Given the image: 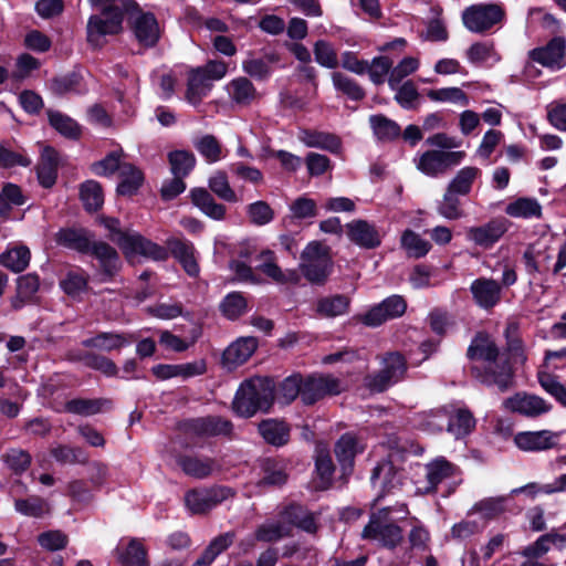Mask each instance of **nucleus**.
Instances as JSON below:
<instances>
[{
    "instance_id": "nucleus-64",
    "label": "nucleus",
    "mask_w": 566,
    "mask_h": 566,
    "mask_svg": "<svg viewBox=\"0 0 566 566\" xmlns=\"http://www.w3.org/2000/svg\"><path fill=\"white\" fill-rule=\"evenodd\" d=\"M546 117L548 123L560 132H566V101H553L546 106Z\"/></svg>"
},
{
    "instance_id": "nucleus-46",
    "label": "nucleus",
    "mask_w": 566,
    "mask_h": 566,
    "mask_svg": "<svg viewBox=\"0 0 566 566\" xmlns=\"http://www.w3.org/2000/svg\"><path fill=\"white\" fill-rule=\"evenodd\" d=\"M401 247L406 250L407 254L411 258H422L431 249L430 242L422 239L418 233L406 230L401 235Z\"/></svg>"
},
{
    "instance_id": "nucleus-61",
    "label": "nucleus",
    "mask_w": 566,
    "mask_h": 566,
    "mask_svg": "<svg viewBox=\"0 0 566 566\" xmlns=\"http://www.w3.org/2000/svg\"><path fill=\"white\" fill-rule=\"evenodd\" d=\"M222 314L229 319H235L247 312V301L241 293L228 294L220 304Z\"/></svg>"
},
{
    "instance_id": "nucleus-30",
    "label": "nucleus",
    "mask_w": 566,
    "mask_h": 566,
    "mask_svg": "<svg viewBox=\"0 0 566 566\" xmlns=\"http://www.w3.org/2000/svg\"><path fill=\"white\" fill-rule=\"evenodd\" d=\"M191 199L206 216L214 220H223L226 217V207L218 203L209 191L205 188H195L191 190Z\"/></svg>"
},
{
    "instance_id": "nucleus-20",
    "label": "nucleus",
    "mask_w": 566,
    "mask_h": 566,
    "mask_svg": "<svg viewBox=\"0 0 566 566\" xmlns=\"http://www.w3.org/2000/svg\"><path fill=\"white\" fill-rule=\"evenodd\" d=\"M167 247L188 275L192 277L199 275L200 268L196 258V249L190 241L185 239L170 238L167 240Z\"/></svg>"
},
{
    "instance_id": "nucleus-28",
    "label": "nucleus",
    "mask_w": 566,
    "mask_h": 566,
    "mask_svg": "<svg viewBox=\"0 0 566 566\" xmlns=\"http://www.w3.org/2000/svg\"><path fill=\"white\" fill-rule=\"evenodd\" d=\"M298 139L307 147L321 148L331 153H338L340 150V139L331 133L317 130H301Z\"/></svg>"
},
{
    "instance_id": "nucleus-43",
    "label": "nucleus",
    "mask_w": 566,
    "mask_h": 566,
    "mask_svg": "<svg viewBox=\"0 0 566 566\" xmlns=\"http://www.w3.org/2000/svg\"><path fill=\"white\" fill-rule=\"evenodd\" d=\"M262 264L260 270L277 283L296 282L297 275L294 272L284 273L274 261L272 251H264L260 255Z\"/></svg>"
},
{
    "instance_id": "nucleus-44",
    "label": "nucleus",
    "mask_w": 566,
    "mask_h": 566,
    "mask_svg": "<svg viewBox=\"0 0 566 566\" xmlns=\"http://www.w3.org/2000/svg\"><path fill=\"white\" fill-rule=\"evenodd\" d=\"M369 123L374 135L379 140H392L400 135L399 125L384 115H371Z\"/></svg>"
},
{
    "instance_id": "nucleus-47",
    "label": "nucleus",
    "mask_w": 566,
    "mask_h": 566,
    "mask_svg": "<svg viewBox=\"0 0 566 566\" xmlns=\"http://www.w3.org/2000/svg\"><path fill=\"white\" fill-rule=\"evenodd\" d=\"M0 262L13 272H21L29 265L30 251L24 245L15 247L2 253Z\"/></svg>"
},
{
    "instance_id": "nucleus-22",
    "label": "nucleus",
    "mask_w": 566,
    "mask_h": 566,
    "mask_svg": "<svg viewBox=\"0 0 566 566\" xmlns=\"http://www.w3.org/2000/svg\"><path fill=\"white\" fill-rule=\"evenodd\" d=\"M258 347L254 337H241L233 342L223 353V364L228 369H234L244 364Z\"/></svg>"
},
{
    "instance_id": "nucleus-4",
    "label": "nucleus",
    "mask_w": 566,
    "mask_h": 566,
    "mask_svg": "<svg viewBox=\"0 0 566 566\" xmlns=\"http://www.w3.org/2000/svg\"><path fill=\"white\" fill-rule=\"evenodd\" d=\"M274 400V384L269 378L256 377L241 384L232 402L233 411L244 418L258 411H268Z\"/></svg>"
},
{
    "instance_id": "nucleus-55",
    "label": "nucleus",
    "mask_w": 566,
    "mask_h": 566,
    "mask_svg": "<svg viewBox=\"0 0 566 566\" xmlns=\"http://www.w3.org/2000/svg\"><path fill=\"white\" fill-rule=\"evenodd\" d=\"M195 146L200 155L210 164L217 163L224 157L221 144L212 135L202 136L196 142Z\"/></svg>"
},
{
    "instance_id": "nucleus-62",
    "label": "nucleus",
    "mask_w": 566,
    "mask_h": 566,
    "mask_svg": "<svg viewBox=\"0 0 566 566\" xmlns=\"http://www.w3.org/2000/svg\"><path fill=\"white\" fill-rule=\"evenodd\" d=\"M51 455L60 463H85L86 453L78 447L57 444L51 449Z\"/></svg>"
},
{
    "instance_id": "nucleus-15",
    "label": "nucleus",
    "mask_w": 566,
    "mask_h": 566,
    "mask_svg": "<svg viewBox=\"0 0 566 566\" xmlns=\"http://www.w3.org/2000/svg\"><path fill=\"white\" fill-rule=\"evenodd\" d=\"M507 231V221L503 218L492 219L489 222L469 227L465 230L467 240L475 245L490 249L492 248Z\"/></svg>"
},
{
    "instance_id": "nucleus-10",
    "label": "nucleus",
    "mask_w": 566,
    "mask_h": 566,
    "mask_svg": "<svg viewBox=\"0 0 566 566\" xmlns=\"http://www.w3.org/2000/svg\"><path fill=\"white\" fill-rule=\"evenodd\" d=\"M379 373L366 378V385L371 390L382 391L398 382L406 373V361L399 353H389L381 360Z\"/></svg>"
},
{
    "instance_id": "nucleus-31",
    "label": "nucleus",
    "mask_w": 566,
    "mask_h": 566,
    "mask_svg": "<svg viewBox=\"0 0 566 566\" xmlns=\"http://www.w3.org/2000/svg\"><path fill=\"white\" fill-rule=\"evenodd\" d=\"M118 176L120 180L117 186V192L120 196L135 195L144 181L143 172L129 163L122 165Z\"/></svg>"
},
{
    "instance_id": "nucleus-18",
    "label": "nucleus",
    "mask_w": 566,
    "mask_h": 566,
    "mask_svg": "<svg viewBox=\"0 0 566 566\" xmlns=\"http://www.w3.org/2000/svg\"><path fill=\"white\" fill-rule=\"evenodd\" d=\"M530 56L545 67L560 70L566 65V41L564 38L556 36L545 46L531 51Z\"/></svg>"
},
{
    "instance_id": "nucleus-3",
    "label": "nucleus",
    "mask_w": 566,
    "mask_h": 566,
    "mask_svg": "<svg viewBox=\"0 0 566 566\" xmlns=\"http://www.w3.org/2000/svg\"><path fill=\"white\" fill-rule=\"evenodd\" d=\"M91 4L102 10V15H92L87 22V40L93 45H101L105 35L122 31L124 11L137 10L135 0H90Z\"/></svg>"
},
{
    "instance_id": "nucleus-1",
    "label": "nucleus",
    "mask_w": 566,
    "mask_h": 566,
    "mask_svg": "<svg viewBox=\"0 0 566 566\" xmlns=\"http://www.w3.org/2000/svg\"><path fill=\"white\" fill-rule=\"evenodd\" d=\"M473 361L472 371L484 384L497 386L500 390L509 388L512 371L506 360L499 359V350L494 342L484 334H479L468 349Z\"/></svg>"
},
{
    "instance_id": "nucleus-33",
    "label": "nucleus",
    "mask_w": 566,
    "mask_h": 566,
    "mask_svg": "<svg viewBox=\"0 0 566 566\" xmlns=\"http://www.w3.org/2000/svg\"><path fill=\"white\" fill-rule=\"evenodd\" d=\"M504 510L503 497H489L475 503L468 512V516L472 517L473 515H479L481 520L479 522L483 524L484 527L489 521L496 518Z\"/></svg>"
},
{
    "instance_id": "nucleus-19",
    "label": "nucleus",
    "mask_w": 566,
    "mask_h": 566,
    "mask_svg": "<svg viewBox=\"0 0 566 566\" xmlns=\"http://www.w3.org/2000/svg\"><path fill=\"white\" fill-rule=\"evenodd\" d=\"M366 448L365 439L359 433L346 432L335 444V454L344 470L350 469L354 459Z\"/></svg>"
},
{
    "instance_id": "nucleus-32",
    "label": "nucleus",
    "mask_w": 566,
    "mask_h": 566,
    "mask_svg": "<svg viewBox=\"0 0 566 566\" xmlns=\"http://www.w3.org/2000/svg\"><path fill=\"white\" fill-rule=\"evenodd\" d=\"M231 428L230 421L220 417L199 418L190 423V430L199 436L228 434Z\"/></svg>"
},
{
    "instance_id": "nucleus-13",
    "label": "nucleus",
    "mask_w": 566,
    "mask_h": 566,
    "mask_svg": "<svg viewBox=\"0 0 566 566\" xmlns=\"http://www.w3.org/2000/svg\"><path fill=\"white\" fill-rule=\"evenodd\" d=\"M343 382L329 375L302 378V401L312 405L327 395H338L344 390Z\"/></svg>"
},
{
    "instance_id": "nucleus-25",
    "label": "nucleus",
    "mask_w": 566,
    "mask_h": 566,
    "mask_svg": "<svg viewBox=\"0 0 566 566\" xmlns=\"http://www.w3.org/2000/svg\"><path fill=\"white\" fill-rule=\"evenodd\" d=\"M566 545V533L549 532L539 536L533 544L526 546L522 554L527 559H534L544 556L552 546L563 548Z\"/></svg>"
},
{
    "instance_id": "nucleus-41",
    "label": "nucleus",
    "mask_w": 566,
    "mask_h": 566,
    "mask_svg": "<svg viewBox=\"0 0 566 566\" xmlns=\"http://www.w3.org/2000/svg\"><path fill=\"white\" fill-rule=\"evenodd\" d=\"M480 175L481 170L479 168L464 167L460 169L450 181L448 190L459 196H465L471 191L473 182Z\"/></svg>"
},
{
    "instance_id": "nucleus-27",
    "label": "nucleus",
    "mask_w": 566,
    "mask_h": 566,
    "mask_svg": "<svg viewBox=\"0 0 566 566\" xmlns=\"http://www.w3.org/2000/svg\"><path fill=\"white\" fill-rule=\"evenodd\" d=\"M132 342V336L126 334L99 333L94 337L84 339L82 344L85 347L96 348L103 352H113L130 345Z\"/></svg>"
},
{
    "instance_id": "nucleus-23",
    "label": "nucleus",
    "mask_w": 566,
    "mask_h": 566,
    "mask_svg": "<svg viewBox=\"0 0 566 566\" xmlns=\"http://www.w3.org/2000/svg\"><path fill=\"white\" fill-rule=\"evenodd\" d=\"M139 14L134 21V32L137 40L145 46H153L160 36L158 22L154 14L143 13L139 8L135 10Z\"/></svg>"
},
{
    "instance_id": "nucleus-21",
    "label": "nucleus",
    "mask_w": 566,
    "mask_h": 566,
    "mask_svg": "<svg viewBox=\"0 0 566 566\" xmlns=\"http://www.w3.org/2000/svg\"><path fill=\"white\" fill-rule=\"evenodd\" d=\"M470 290L475 303L485 310L494 307L501 300V285L492 279H476Z\"/></svg>"
},
{
    "instance_id": "nucleus-40",
    "label": "nucleus",
    "mask_w": 566,
    "mask_h": 566,
    "mask_svg": "<svg viewBox=\"0 0 566 566\" xmlns=\"http://www.w3.org/2000/svg\"><path fill=\"white\" fill-rule=\"evenodd\" d=\"M182 471L196 479L209 476L216 469V462L208 458L186 457L179 460Z\"/></svg>"
},
{
    "instance_id": "nucleus-42",
    "label": "nucleus",
    "mask_w": 566,
    "mask_h": 566,
    "mask_svg": "<svg viewBox=\"0 0 566 566\" xmlns=\"http://www.w3.org/2000/svg\"><path fill=\"white\" fill-rule=\"evenodd\" d=\"M111 406L106 399H73L66 402L65 410L80 416H93Z\"/></svg>"
},
{
    "instance_id": "nucleus-26",
    "label": "nucleus",
    "mask_w": 566,
    "mask_h": 566,
    "mask_svg": "<svg viewBox=\"0 0 566 566\" xmlns=\"http://www.w3.org/2000/svg\"><path fill=\"white\" fill-rule=\"evenodd\" d=\"M230 99L240 106H247L258 98V92L253 83L244 77L239 76L230 81L226 85Z\"/></svg>"
},
{
    "instance_id": "nucleus-48",
    "label": "nucleus",
    "mask_w": 566,
    "mask_h": 566,
    "mask_svg": "<svg viewBox=\"0 0 566 566\" xmlns=\"http://www.w3.org/2000/svg\"><path fill=\"white\" fill-rule=\"evenodd\" d=\"M448 412L444 409L423 412L417 418V426L429 433L441 432L448 423Z\"/></svg>"
},
{
    "instance_id": "nucleus-60",
    "label": "nucleus",
    "mask_w": 566,
    "mask_h": 566,
    "mask_svg": "<svg viewBox=\"0 0 566 566\" xmlns=\"http://www.w3.org/2000/svg\"><path fill=\"white\" fill-rule=\"evenodd\" d=\"M169 163L174 176H187L196 164L193 154L186 150H176L169 154Z\"/></svg>"
},
{
    "instance_id": "nucleus-2",
    "label": "nucleus",
    "mask_w": 566,
    "mask_h": 566,
    "mask_svg": "<svg viewBox=\"0 0 566 566\" xmlns=\"http://www.w3.org/2000/svg\"><path fill=\"white\" fill-rule=\"evenodd\" d=\"M293 526L307 532L316 531V523L312 514L298 505H291L285 509L277 521H268L261 524L253 536H249L240 543L243 552H249L255 541L277 542L283 537L290 536Z\"/></svg>"
},
{
    "instance_id": "nucleus-12",
    "label": "nucleus",
    "mask_w": 566,
    "mask_h": 566,
    "mask_svg": "<svg viewBox=\"0 0 566 566\" xmlns=\"http://www.w3.org/2000/svg\"><path fill=\"white\" fill-rule=\"evenodd\" d=\"M504 12L497 4H476L465 9L462 20L468 30L480 33L499 23Z\"/></svg>"
},
{
    "instance_id": "nucleus-37",
    "label": "nucleus",
    "mask_w": 566,
    "mask_h": 566,
    "mask_svg": "<svg viewBox=\"0 0 566 566\" xmlns=\"http://www.w3.org/2000/svg\"><path fill=\"white\" fill-rule=\"evenodd\" d=\"M277 62L275 54H268L264 57H254L251 54L242 62L244 73L256 80H264L272 73L271 65Z\"/></svg>"
},
{
    "instance_id": "nucleus-53",
    "label": "nucleus",
    "mask_w": 566,
    "mask_h": 566,
    "mask_svg": "<svg viewBox=\"0 0 566 566\" xmlns=\"http://www.w3.org/2000/svg\"><path fill=\"white\" fill-rule=\"evenodd\" d=\"M315 469L318 479L317 488L322 490L329 488L333 481L335 467L328 452L323 450L317 452Z\"/></svg>"
},
{
    "instance_id": "nucleus-49",
    "label": "nucleus",
    "mask_w": 566,
    "mask_h": 566,
    "mask_svg": "<svg viewBox=\"0 0 566 566\" xmlns=\"http://www.w3.org/2000/svg\"><path fill=\"white\" fill-rule=\"evenodd\" d=\"M467 56L470 62L478 64H493L499 62L501 59L494 50L492 42H476L472 44L467 52Z\"/></svg>"
},
{
    "instance_id": "nucleus-63",
    "label": "nucleus",
    "mask_w": 566,
    "mask_h": 566,
    "mask_svg": "<svg viewBox=\"0 0 566 566\" xmlns=\"http://www.w3.org/2000/svg\"><path fill=\"white\" fill-rule=\"evenodd\" d=\"M537 376L542 388L566 407V388L564 385L548 371L539 370Z\"/></svg>"
},
{
    "instance_id": "nucleus-16",
    "label": "nucleus",
    "mask_w": 566,
    "mask_h": 566,
    "mask_svg": "<svg viewBox=\"0 0 566 566\" xmlns=\"http://www.w3.org/2000/svg\"><path fill=\"white\" fill-rule=\"evenodd\" d=\"M503 407L512 412L520 413L528 418L539 417L547 413L552 406L543 398L526 392H517L503 401Z\"/></svg>"
},
{
    "instance_id": "nucleus-6",
    "label": "nucleus",
    "mask_w": 566,
    "mask_h": 566,
    "mask_svg": "<svg viewBox=\"0 0 566 566\" xmlns=\"http://www.w3.org/2000/svg\"><path fill=\"white\" fill-rule=\"evenodd\" d=\"M101 222L111 232V239L116 242L128 258L143 255L155 261H164L168 258V250L154 243L140 234L120 231L119 221L114 218H101Z\"/></svg>"
},
{
    "instance_id": "nucleus-56",
    "label": "nucleus",
    "mask_w": 566,
    "mask_h": 566,
    "mask_svg": "<svg viewBox=\"0 0 566 566\" xmlns=\"http://www.w3.org/2000/svg\"><path fill=\"white\" fill-rule=\"evenodd\" d=\"M455 467L443 458L436 459L427 465V478L432 486L438 485L455 473Z\"/></svg>"
},
{
    "instance_id": "nucleus-7",
    "label": "nucleus",
    "mask_w": 566,
    "mask_h": 566,
    "mask_svg": "<svg viewBox=\"0 0 566 566\" xmlns=\"http://www.w3.org/2000/svg\"><path fill=\"white\" fill-rule=\"evenodd\" d=\"M387 446L389 449L388 459L379 462L374 468L370 476L373 486L379 491L377 500L399 489L402 483V473L395 465V461L407 451V447L397 437L389 438Z\"/></svg>"
},
{
    "instance_id": "nucleus-34",
    "label": "nucleus",
    "mask_w": 566,
    "mask_h": 566,
    "mask_svg": "<svg viewBox=\"0 0 566 566\" xmlns=\"http://www.w3.org/2000/svg\"><path fill=\"white\" fill-rule=\"evenodd\" d=\"M505 213L512 218H541L542 206L535 198H517L505 207Z\"/></svg>"
},
{
    "instance_id": "nucleus-58",
    "label": "nucleus",
    "mask_w": 566,
    "mask_h": 566,
    "mask_svg": "<svg viewBox=\"0 0 566 566\" xmlns=\"http://www.w3.org/2000/svg\"><path fill=\"white\" fill-rule=\"evenodd\" d=\"M60 286L71 297L80 296L87 287V276L82 271H69L60 281Z\"/></svg>"
},
{
    "instance_id": "nucleus-24",
    "label": "nucleus",
    "mask_w": 566,
    "mask_h": 566,
    "mask_svg": "<svg viewBox=\"0 0 566 566\" xmlns=\"http://www.w3.org/2000/svg\"><path fill=\"white\" fill-rule=\"evenodd\" d=\"M350 241L359 247L373 249L380 244V235L376 228L364 220H355L347 224Z\"/></svg>"
},
{
    "instance_id": "nucleus-45",
    "label": "nucleus",
    "mask_w": 566,
    "mask_h": 566,
    "mask_svg": "<svg viewBox=\"0 0 566 566\" xmlns=\"http://www.w3.org/2000/svg\"><path fill=\"white\" fill-rule=\"evenodd\" d=\"M210 190L218 196L220 199L227 202H239L240 198L235 193V191L230 186L228 180V176L224 171L218 170L216 171L208 181Z\"/></svg>"
},
{
    "instance_id": "nucleus-57",
    "label": "nucleus",
    "mask_w": 566,
    "mask_h": 566,
    "mask_svg": "<svg viewBox=\"0 0 566 566\" xmlns=\"http://www.w3.org/2000/svg\"><path fill=\"white\" fill-rule=\"evenodd\" d=\"M81 200L87 210H97L104 202L101 185L94 180H87L81 186Z\"/></svg>"
},
{
    "instance_id": "nucleus-50",
    "label": "nucleus",
    "mask_w": 566,
    "mask_h": 566,
    "mask_svg": "<svg viewBox=\"0 0 566 566\" xmlns=\"http://www.w3.org/2000/svg\"><path fill=\"white\" fill-rule=\"evenodd\" d=\"M427 96L433 102L452 103L461 107L469 105L468 95L459 87L429 90Z\"/></svg>"
},
{
    "instance_id": "nucleus-9",
    "label": "nucleus",
    "mask_w": 566,
    "mask_h": 566,
    "mask_svg": "<svg viewBox=\"0 0 566 566\" xmlns=\"http://www.w3.org/2000/svg\"><path fill=\"white\" fill-rule=\"evenodd\" d=\"M464 151H444L438 149L426 150L415 158L418 170L429 177H438L448 171L452 166L459 165Z\"/></svg>"
},
{
    "instance_id": "nucleus-35",
    "label": "nucleus",
    "mask_w": 566,
    "mask_h": 566,
    "mask_svg": "<svg viewBox=\"0 0 566 566\" xmlns=\"http://www.w3.org/2000/svg\"><path fill=\"white\" fill-rule=\"evenodd\" d=\"M447 430L455 439L469 434L475 427L473 415L467 409H458L453 415L448 413Z\"/></svg>"
},
{
    "instance_id": "nucleus-29",
    "label": "nucleus",
    "mask_w": 566,
    "mask_h": 566,
    "mask_svg": "<svg viewBox=\"0 0 566 566\" xmlns=\"http://www.w3.org/2000/svg\"><path fill=\"white\" fill-rule=\"evenodd\" d=\"M211 86L212 84L205 77L201 71L191 70L188 76L186 101L193 106L199 105L209 94Z\"/></svg>"
},
{
    "instance_id": "nucleus-52",
    "label": "nucleus",
    "mask_w": 566,
    "mask_h": 566,
    "mask_svg": "<svg viewBox=\"0 0 566 566\" xmlns=\"http://www.w3.org/2000/svg\"><path fill=\"white\" fill-rule=\"evenodd\" d=\"M118 559L123 566H148L146 549L136 538L130 539L125 551L119 553Z\"/></svg>"
},
{
    "instance_id": "nucleus-59",
    "label": "nucleus",
    "mask_w": 566,
    "mask_h": 566,
    "mask_svg": "<svg viewBox=\"0 0 566 566\" xmlns=\"http://www.w3.org/2000/svg\"><path fill=\"white\" fill-rule=\"evenodd\" d=\"M94 255L99 260L104 272L112 275L117 271L119 259L117 252L106 243H96L93 247Z\"/></svg>"
},
{
    "instance_id": "nucleus-54",
    "label": "nucleus",
    "mask_w": 566,
    "mask_h": 566,
    "mask_svg": "<svg viewBox=\"0 0 566 566\" xmlns=\"http://www.w3.org/2000/svg\"><path fill=\"white\" fill-rule=\"evenodd\" d=\"M51 126L61 135L67 138H76L80 135V126L67 115L57 111L48 112Z\"/></svg>"
},
{
    "instance_id": "nucleus-38",
    "label": "nucleus",
    "mask_w": 566,
    "mask_h": 566,
    "mask_svg": "<svg viewBox=\"0 0 566 566\" xmlns=\"http://www.w3.org/2000/svg\"><path fill=\"white\" fill-rule=\"evenodd\" d=\"M259 432L266 442L274 446H283L289 440V428L283 421L263 420L259 424Z\"/></svg>"
},
{
    "instance_id": "nucleus-39",
    "label": "nucleus",
    "mask_w": 566,
    "mask_h": 566,
    "mask_svg": "<svg viewBox=\"0 0 566 566\" xmlns=\"http://www.w3.org/2000/svg\"><path fill=\"white\" fill-rule=\"evenodd\" d=\"M235 534L227 532L213 538L202 555L197 559L195 566H208L218 555L226 551L234 541Z\"/></svg>"
},
{
    "instance_id": "nucleus-51",
    "label": "nucleus",
    "mask_w": 566,
    "mask_h": 566,
    "mask_svg": "<svg viewBox=\"0 0 566 566\" xmlns=\"http://www.w3.org/2000/svg\"><path fill=\"white\" fill-rule=\"evenodd\" d=\"M56 242L63 247L85 252L90 249V240L81 230L62 229L56 233Z\"/></svg>"
},
{
    "instance_id": "nucleus-5",
    "label": "nucleus",
    "mask_w": 566,
    "mask_h": 566,
    "mask_svg": "<svg viewBox=\"0 0 566 566\" xmlns=\"http://www.w3.org/2000/svg\"><path fill=\"white\" fill-rule=\"evenodd\" d=\"M407 514L408 510L405 504L374 512L363 531V537L388 548L396 547L402 541V530L396 524V521L403 518Z\"/></svg>"
},
{
    "instance_id": "nucleus-36",
    "label": "nucleus",
    "mask_w": 566,
    "mask_h": 566,
    "mask_svg": "<svg viewBox=\"0 0 566 566\" xmlns=\"http://www.w3.org/2000/svg\"><path fill=\"white\" fill-rule=\"evenodd\" d=\"M350 300L345 295H331L317 301L316 312L323 317H336L348 312Z\"/></svg>"
},
{
    "instance_id": "nucleus-14",
    "label": "nucleus",
    "mask_w": 566,
    "mask_h": 566,
    "mask_svg": "<svg viewBox=\"0 0 566 566\" xmlns=\"http://www.w3.org/2000/svg\"><path fill=\"white\" fill-rule=\"evenodd\" d=\"M232 495L233 492L231 489L227 486H216L212 489L189 491L185 496V502L191 513L201 514L213 509Z\"/></svg>"
},
{
    "instance_id": "nucleus-11",
    "label": "nucleus",
    "mask_w": 566,
    "mask_h": 566,
    "mask_svg": "<svg viewBox=\"0 0 566 566\" xmlns=\"http://www.w3.org/2000/svg\"><path fill=\"white\" fill-rule=\"evenodd\" d=\"M406 310L405 298L400 295H391L370 307L366 313L358 315L357 319L368 327H377L388 319L400 317Z\"/></svg>"
},
{
    "instance_id": "nucleus-17",
    "label": "nucleus",
    "mask_w": 566,
    "mask_h": 566,
    "mask_svg": "<svg viewBox=\"0 0 566 566\" xmlns=\"http://www.w3.org/2000/svg\"><path fill=\"white\" fill-rule=\"evenodd\" d=\"M514 444L524 452H541L555 448L559 433L551 430L522 431L514 436Z\"/></svg>"
},
{
    "instance_id": "nucleus-8",
    "label": "nucleus",
    "mask_w": 566,
    "mask_h": 566,
    "mask_svg": "<svg viewBox=\"0 0 566 566\" xmlns=\"http://www.w3.org/2000/svg\"><path fill=\"white\" fill-rule=\"evenodd\" d=\"M300 270L313 284H324L333 270L329 249L318 241L310 242L301 254Z\"/></svg>"
}]
</instances>
